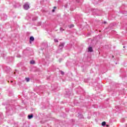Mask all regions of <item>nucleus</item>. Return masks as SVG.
Instances as JSON below:
<instances>
[{
	"label": "nucleus",
	"instance_id": "nucleus-1",
	"mask_svg": "<svg viewBox=\"0 0 127 127\" xmlns=\"http://www.w3.org/2000/svg\"><path fill=\"white\" fill-rule=\"evenodd\" d=\"M23 7L24 9H25L26 10H27V9H29V5L28 3H25L23 5Z\"/></svg>",
	"mask_w": 127,
	"mask_h": 127
},
{
	"label": "nucleus",
	"instance_id": "nucleus-2",
	"mask_svg": "<svg viewBox=\"0 0 127 127\" xmlns=\"http://www.w3.org/2000/svg\"><path fill=\"white\" fill-rule=\"evenodd\" d=\"M31 41H34V37H30V43H31Z\"/></svg>",
	"mask_w": 127,
	"mask_h": 127
},
{
	"label": "nucleus",
	"instance_id": "nucleus-3",
	"mask_svg": "<svg viewBox=\"0 0 127 127\" xmlns=\"http://www.w3.org/2000/svg\"><path fill=\"white\" fill-rule=\"evenodd\" d=\"M32 118H33V115L32 114L28 116V119H29V120L32 119Z\"/></svg>",
	"mask_w": 127,
	"mask_h": 127
},
{
	"label": "nucleus",
	"instance_id": "nucleus-4",
	"mask_svg": "<svg viewBox=\"0 0 127 127\" xmlns=\"http://www.w3.org/2000/svg\"><path fill=\"white\" fill-rule=\"evenodd\" d=\"M88 51L89 52H93V49L92 48V47H90L88 48Z\"/></svg>",
	"mask_w": 127,
	"mask_h": 127
},
{
	"label": "nucleus",
	"instance_id": "nucleus-5",
	"mask_svg": "<svg viewBox=\"0 0 127 127\" xmlns=\"http://www.w3.org/2000/svg\"><path fill=\"white\" fill-rule=\"evenodd\" d=\"M74 24H71V25H69V26H68V27H69V28H73V27H74Z\"/></svg>",
	"mask_w": 127,
	"mask_h": 127
},
{
	"label": "nucleus",
	"instance_id": "nucleus-6",
	"mask_svg": "<svg viewBox=\"0 0 127 127\" xmlns=\"http://www.w3.org/2000/svg\"><path fill=\"white\" fill-rule=\"evenodd\" d=\"M102 126H103V127H105V126H106V122H102Z\"/></svg>",
	"mask_w": 127,
	"mask_h": 127
},
{
	"label": "nucleus",
	"instance_id": "nucleus-7",
	"mask_svg": "<svg viewBox=\"0 0 127 127\" xmlns=\"http://www.w3.org/2000/svg\"><path fill=\"white\" fill-rule=\"evenodd\" d=\"M26 82H29V78L26 77Z\"/></svg>",
	"mask_w": 127,
	"mask_h": 127
},
{
	"label": "nucleus",
	"instance_id": "nucleus-8",
	"mask_svg": "<svg viewBox=\"0 0 127 127\" xmlns=\"http://www.w3.org/2000/svg\"><path fill=\"white\" fill-rule=\"evenodd\" d=\"M34 63H35V62H34V61H31L30 62L31 64H34Z\"/></svg>",
	"mask_w": 127,
	"mask_h": 127
},
{
	"label": "nucleus",
	"instance_id": "nucleus-9",
	"mask_svg": "<svg viewBox=\"0 0 127 127\" xmlns=\"http://www.w3.org/2000/svg\"><path fill=\"white\" fill-rule=\"evenodd\" d=\"M61 73L62 75H64V72L63 71H61Z\"/></svg>",
	"mask_w": 127,
	"mask_h": 127
},
{
	"label": "nucleus",
	"instance_id": "nucleus-10",
	"mask_svg": "<svg viewBox=\"0 0 127 127\" xmlns=\"http://www.w3.org/2000/svg\"><path fill=\"white\" fill-rule=\"evenodd\" d=\"M55 42H58V40L55 39H54Z\"/></svg>",
	"mask_w": 127,
	"mask_h": 127
},
{
	"label": "nucleus",
	"instance_id": "nucleus-11",
	"mask_svg": "<svg viewBox=\"0 0 127 127\" xmlns=\"http://www.w3.org/2000/svg\"><path fill=\"white\" fill-rule=\"evenodd\" d=\"M52 11H53V12H54L55 11V9H53Z\"/></svg>",
	"mask_w": 127,
	"mask_h": 127
},
{
	"label": "nucleus",
	"instance_id": "nucleus-12",
	"mask_svg": "<svg viewBox=\"0 0 127 127\" xmlns=\"http://www.w3.org/2000/svg\"><path fill=\"white\" fill-rule=\"evenodd\" d=\"M54 9H55V8H56V6H54Z\"/></svg>",
	"mask_w": 127,
	"mask_h": 127
},
{
	"label": "nucleus",
	"instance_id": "nucleus-13",
	"mask_svg": "<svg viewBox=\"0 0 127 127\" xmlns=\"http://www.w3.org/2000/svg\"><path fill=\"white\" fill-rule=\"evenodd\" d=\"M112 58H115V56H112Z\"/></svg>",
	"mask_w": 127,
	"mask_h": 127
},
{
	"label": "nucleus",
	"instance_id": "nucleus-14",
	"mask_svg": "<svg viewBox=\"0 0 127 127\" xmlns=\"http://www.w3.org/2000/svg\"><path fill=\"white\" fill-rule=\"evenodd\" d=\"M104 23L106 24V23H107V22H104Z\"/></svg>",
	"mask_w": 127,
	"mask_h": 127
},
{
	"label": "nucleus",
	"instance_id": "nucleus-15",
	"mask_svg": "<svg viewBox=\"0 0 127 127\" xmlns=\"http://www.w3.org/2000/svg\"><path fill=\"white\" fill-rule=\"evenodd\" d=\"M106 127H109V125H106Z\"/></svg>",
	"mask_w": 127,
	"mask_h": 127
},
{
	"label": "nucleus",
	"instance_id": "nucleus-16",
	"mask_svg": "<svg viewBox=\"0 0 127 127\" xmlns=\"http://www.w3.org/2000/svg\"><path fill=\"white\" fill-rule=\"evenodd\" d=\"M12 82H13L12 81H11V83H12Z\"/></svg>",
	"mask_w": 127,
	"mask_h": 127
},
{
	"label": "nucleus",
	"instance_id": "nucleus-17",
	"mask_svg": "<svg viewBox=\"0 0 127 127\" xmlns=\"http://www.w3.org/2000/svg\"><path fill=\"white\" fill-rule=\"evenodd\" d=\"M124 48H125V47H124Z\"/></svg>",
	"mask_w": 127,
	"mask_h": 127
}]
</instances>
